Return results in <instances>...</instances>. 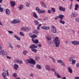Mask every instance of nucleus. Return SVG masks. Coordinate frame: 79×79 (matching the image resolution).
I'll list each match as a JSON object with an SVG mask.
<instances>
[{"mask_svg": "<svg viewBox=\"0 0 79 79\" xmlns=\"http://www.w3.org/2000/svg\"><path fill=\"white\" fill-rule=\"evenodd\" d=\"M54 41L56 47H58L60 46V41L59 40V39L58 37L55 38Z\"/></svg>", "mask_w": 79, "mask_h": 79, "instance_id": "obj_1", "label": "nucleus"}, {"mask_svg": "<svg viewBox=\"0 0 79 79\" xmlns=\"http://www.w3.org/2000/svg\"><path fill=\"white\" fill-rule=\"evenodd\" d=\"M27 61L28 63H30V64H32L34 65H35V63H36V62H35V60H33V59H27Z\"/></svg>", "mask_w": 79, "mask_h": 79, "instance_id": "obj_2", "label": "nucleus"}, {"mask_svg": "<svg viewBox=\"0 0 79 79\" xmlns=\"http://www.w3.org/2000/svg\"><path fill=\"white\" fill-rule=\"evenodd\" d=\"M51 30L53 34L56 33V28L54 26L52 25Z\"/></svg>", "mask_w": 79, "mask_h": 79, "instance_id": "obj_3", "label": "nucleus"}, {"mask_svg": "<svg viewBox=\"0 0 79 79\" xmlns=\"http://www.w3.org/2000/svg\"><path fill=\"white\" fill-rule=\"evenodd\" d=\"M22 31H25V32H27L31 30V28L29 27H27V28L22 27L21 28Z\"/></svg>", "mask_w": 79, "mask_h": 79, "instance_id": "obj_4", "label": "nucleus"}, {"mask_svg": "<svg viewBox=\"0 0 79 79\" xmlns=\"http://www.w3.org/2000/svg\"><path fill=\"white\" fill-rule=\"evenodd\" d=\"M14 62L16 64L19 63V64H21V63H23V62L22 61V60L16 59H15L14 60Z\"/></svg>", "mask_w": 79, "mask_h": 79, "instance_id": "obj_5", "label": "nucleus"}, {"mask_svg": "<svg viewBox=\"0 0 79 79\" xmlns=\"http://www.w3.org/2000/svg\"><path fill=\"white\" fill-rule=\"evenodd\" d=\"M72 44L74 45H79V42L76 41H73L72 42Z\"/></svg>", "mask_w": 79, "mask_h": 79, "instance_id": "obj_6", "label": "nucleus"}, {"mask_svg": "<svg viewBox=\"0 0 79 79\" xmlns=\"http://www.w3.org/2000/svg\"><path fill=\"white\" fill-rule=\"evenodd\" d=\"M5 13L8 16L10 15V10H9L8 9H7L6 10Z\"/></svg>", "mask_w": 79, "mask_h": 79, "instance_id": "obj_7", "label": "nucleus"}, {"mask_svg": "<svg viewBox=\"0 0 79 79\" xmlns=\"http://www.w3.org/2000/svg\"><path fill=\"white\" fill-rule=\"evenodd\" d=\"M45 68L47 71H50V69H51V68H50V67L49 65H46L45 66Z\"/></svg>", "mask_w": 79, "mask_h": 79, "instance_id": "obj_8", "label": "nucleus"}, {"mask_svg": "<svg viewBox=\"0 0 79 79\" xmlns=\"http://www.w3.org/2000/svg\"><path fill=\"white\" fill-rule=\"evenodd\" d=\"M18 68H19V66L18 65L16 64H15L14 65V69H15V70H18Z\"/></svg>", "mask_w": 79, "mask_h": 79, "instance_id": "obj_9", "label": "nucleus"}, {"mask_svg": "<svg viewBox=\"0 0 79 79\" xmlns=\"http://www.w3.org/2000/svg\"><path fill=\"white\" fill-rule=\"evenodd\" d=\"M32 42L34 44H37L38 43H39V40H38L37 39L34 40V39L32 38Z\"/></svg>", "mask_w": 79, "mask_h": 79, "instance_id": "obj_10", "label": "nucleus"}, {"mask_svg": "<svg viewBox=\"0 0 79 79\" xmlns=\"http://www.w3.org/2000/svg\"><path fill=\"white\" fill-rule=\"evenodd\" d=\"M59 9L60 11H65L66 10L65 8H64L63 7L61 6H59Z\"/></svg>", "mask_w": 79, "mask_h": 79, "instance_id": "obj_11", "label": "nucleus"}, {"mask_svg": "<svg viewBox=\"0 0 79 79\" xmlns=\"http://www.w3.org/2000/svg\"><path fill=\"white\" fill-rule=\"evenodd\" d=\"M10 3L11 6H12L13 7L15 6V2L11 1H10Z\"/></svg>", "mask_w": 79, "mask_h": 79, "instance_id": "obj_12", "label": "nucleus"}, {"mask_svg": "<svg viewBox=\"0 0 79 79\" xmlns=\"http://www.w3.org/2000/svg\"><path fill=\"white\" fill-rule=\"evenodd\" d=\"M37 48V46H35L34 44H32L30 47V48Z\"/></svg>", "mask_w": 79, "mask_h": 79, "instance_id": "obj_13", "label": "nucleus"}, {"mask_svg": "<svg viewBox=\"0 0 79 79\" xmlns=\"http://www.w3.org/2000/svg\"><path fill=\"white\" fill-rule=\"evenodd\" d=\"M23 7H24L23 5L22 4H20L19 6H18V8L19 10H22V8H23Z\"/></svg>", "mask_w": 79, "mask_h": 79, "instance_id": "obj_14", "label": "nucleus"}, {"mask_svg": "<svg viewBox=\"0 0 79 79\" xmlns=\"http://www.w3.org/2000/svg\"><path fill=\"white\" fill-rule=\"evenodd\" d=\"M33 16L34 17V18H38V16H37V14H36L35 12H33Z\"/></svg>", "mask_w": 79, "mask_h": 79, "instance_id": "obj_15", "label": "nucleus"}, {"mask_svg": "<svg viewBox=\"0 0 79 79\" xmlns=\"http://www.w3.org/2000/svg\"><path fill=\"white\" fill-rule=\"evenodd\" d=\"M74 58H75V56H73L69 58V61H72L74 60Z\"/></svg>", "mask_w": 79, "mask_h": 79, "instance_id": "obj_16", "label": "nucleus"}, {"mask_svg": "<svg viewBox=\"0 0 79 79\" xmlns=\"http://www.w3.org/2000/svg\"><path fill=\"white\" fill-rule=\"evenodd\" d=\"M55 75H56V76H57V78H59V79H61V76L58 74V73H56L55 74Z\"/></svg>", "mask_w": 79, "mask_h": 79, "instance_id": "obj_17", "label": "nucleus"}, {"mask_svg": "<svg viewBox=\"0 0 79 79\" xmlns=\"http://www.w3.org/2000/svg\"><path fill=\"white\" fill-rule=\"evenodd\" d=\"M34 23L36 26H38V25H39V21L36 20H35L34 21Z\"/></svg>", "mask_w": 79, "mask_h": 79, "instance_id": "obj_18", "label": "nucleus"}, {"mask_svg": "<svg viewBox=\"0 0 79 79\" xmlns=\"http://www.w3.org/2000/svg\"><path fill=\"white\" fill-rule=\"evenodd\" d=\"M36 67L39 69H42V67H41V66L38 64L36 65Z\"/></svg>", "mask_w": 79, "mask_h": 79, "instance_id": "obj_19", "label": "nucleus"}, {"mask_svg": "<svg viewBox=\"0 0 79 79\" xmlns=\"http://www.w3.org/2000/svg\"><path fill=\"white\" fill-rule=\"evenodd\" d=\"M46 38L48 40H50L52 39V36L51 35H49L48 36H46Z\"/></svg>", "mask_w": 79, "mask_h": 79, "instance_id": "obj_20", "label": "nucleus"}, {"mask_svg": "<svg viewBox=\"0 0 79 79\" xmlns=\"http://www.w3.org/2000/svg\"><path fill=\"white\" fill-rule=\"evenodd\" d=\"M31 38H32V39H34V38H36V37H37V35L34 34L32 35H30Z\"/></svg>", "mask_w": 79, "mask_h": 79, "instance_id": "obj_21", "label": "nucleus"}, {"mask_svg": "<svg viewBox=\"0 0 79 79\" xmlns=\"http://www.w3.org/2000/svg\"><path fill=\"white\" fill-rule=\"evenodd\" d=\"M68 69L69 72L70 73H73V70L71 68V67H68Z\"/></svg>", "mask_w": 79, "mask_h": 79, "instance_id": "obj_22", "label": "nucleus"}, {"mask_svg": "<svg viewBox=\"0 0 79 79\" xmlns=\"http://www.w3.org/2000/svg\"><path fill=\"white\" fill-rule=\"evenodd\" d=\"M33 33L36 34H39V31L37 30H34L33 31Z\"/></svg>", "mask_w": 79, "mask_h": 79, "instance_id": "obj_23", "label": "nucleus"}, {"mask_svg": "<svg viewBox=\"0 0 79 79\" xmlns=\"http://www.w3.org/2000/svg\"><path fill=\"white\" fill-rule=\"evenodd\" d=\"M4 50H2L0 51V54L1 55H4Z\"/></svg>", "mask_w": 79, "mask_h": 79, "instance_id": "obj_24", "label": "nucleus"}, {"mask_svg": "<svg viewBox=\"0 0 79 79\" xmlns=\"http://www.w3.org/2000/svg\"><path fill=\"white\" fill-rule=\"evenodd\" d=\"M8 46L9 48H11L12 49H13V46H12V45H11V43H9L8 44Z\"/></svg>", "mask_w": 79, "mask_h": 79, "instance_id": "obj_25", "label": "nucleus"}, {"mask_svg": "<svg viewBox=\"0 0 79 79\" xmlns=\"http://www.w3.org/2000/svg\"><path fill=\"white\" fill-rule=\"evenodd\" d=\"M59 17L60 19H62L64 18V15H60L59 16Z\"/></svg>", "mask_w": 79, "mask_h": 79, "instance_id": "obj_26", "label": "nucleus"}, {"mask_svg": "<svg viewBox=\"0 0 79 79\" xmlns=\"http://www.w3.org/2000/svg\"><path fill=\"white\" fill-rule=\"evenodd\" d=\"M71 17H76V15L74 13H72L71 15Z\"/></svg>", "mask_w": 79, "mask_h": 79, "instance_id": "obj_27", "label": "nucleus"}, {"mask_svg": "<svg viewBox=\"0 0 79 79\" xmlns=\"http://www.w3.org/2000/svg\"><path fill=\"white\" fill-rule=\"evenodd\" d=\"M41 5L44 8H47V6H46V5L44 3L42 2L41 3Z\"/></svg>", "mask_w": 79, "mask_h": 79, "instance_id": "obj_28", "label": "nucleus"}, {"mask_svg": "<svg viewBox=\"0 0 79 79\" xmlns=\"http://www.w3.org/2000/svg\"><path fill=\"white\" fill-rule=\"evenodd\" d=\"M59 22L60 23H61L62 24H64L65 23V22H64V21H62V20H60Z\"/></svg>", "mask_w": 79, "mask_h": 79, "instance_id": "obj_29", "label": "nucleus"}, {"mask_svg": "<svg viewBox=\"0 0 79 79\" xmlns=\"http://www.w3.org/2000/svg\"><path fill=\"white\" fill-rule=\"evenodd\" d=\"M15 37L16 39L17 40H21V39L19 37H18L16 35H15L14 36Z\"/></svg>", "mask_w": 79, "mask_h": 79, "instance_id": "obj_30", "label": "nucleus"}, {"mask_svg": "<svg viewBox=\"0 0 79 79\" xmlns=\"http://www.w3.org/2000/svg\"><path fill=\"white\" fill-rule=\"evenodd\" d=\"M2 75L3 77V78L5 77H6V74L4 72L3 73H2Z\"/></svg>", "mask_w": 79, "mask_h": 79, "instance_id": "obj_31", "label": "nucleus"}, {"mask_svg": "<svg viewBox=\"0 0 79 79\" xmlns=\"http://www.w3.org/2000/svg\"><path fill=\"white\" fill-rule=\"evenodd\" d=\"M50 70H51V71H54V74L56 73V71H55V70L54 69V68L51 69Z\"/></svg>", "mask_w": 79, "mask_h": 79, "instance_id": "obj_32", "label": "nucleus"}, {"mask_svg": "<svg viewBox=\"0 0 79 79\" xmlns=\"http://www.w3.org/2000/svg\"><path fill=\"white\" fill-rule=\"evenodd\" d=\"M15 21L16 24H17V23H19L21 22L18 19H15Z\"/></svg>", "mask_w": 79, "mask_h": 79, "instance_id": "obj_33", "label": "nucleus"}, {"mask_svg": "<svg viewBox=\"0 0 79 79\" xmlns=\"http://www.w3.org/2000/svg\"><path fill=\"white\" fill-rule=\"evenodd\" d=\"M27 53V51H23V54H24V55H26Z\"/></svg>", "mask_w": 79, "mask_h": 79, "instance_id": "obj_34", "label": "nucleus"}, {"mask_svg": "<svg viewBox=\"0 0 79 79\" xmlns=\"http://www.w3.org/2000/svg\"><path fill=\"white\" fill-rule=\"evenodd\" d=\"M60 64H61V65L62 66H66V65L64 64V62H63V61H62V62Z\"/></svg>", "mask_w": 79, "mask_h": 79, "instance_id": "obj_35", "label": "nucleus"}, {"mask_svg": "<svg viewBox=\"0 0 79 79\" xmlns=\"http://www.w3.org/2000/svg\"><path fill=\"white\" fill-rule=\"evenodd\" d=\"M31 50V51L34 52L35 53H36V52H37V50L36 49H32Z\"/></svg>", "mask_w": 79, "mask_h": 79, "instance_id": "obj_36", "label": "nucleus"}, {"mask_svg": "<svg viewBox=\"0 0 79 79\" xmlns=\"http://www.w3.org/2000/svg\"><path fill=\"white\" fill-rule=\"evenodd\" d=\"M26 6L27 7H29V6H30V4L28 2H26Z\"/></svg>", "mask_w": 79, "mask_h": 79, "instance_id": "obj_37", "label": "nucleus"}, {"mask_svg": "<svg viewBox=\"0 0 79 79\" xmlns=\"http://www.w3.org/2000/svg\"><path fill=\"white\" fill-rule=\"evenodd\" d=\"M13 77H17V74H16V73H13Z\"/></svg>", "mask_w": 79, "mask_h": 79, "instance_id": "obj_38", "label": "nucleus"}, {"mask_svg": "<svg viewBox=\"0 0 79 79\" xmlns=\"http://www.w3.org/2000/svg\"><path fill=\"white\" fill-rule=\"evenodd\" d=\"M11 23L12 24H16V19H15L13 21H12L11 22Z\"/></svg>", "mask_w": 79, "mask_h": 79, "instance_id": "obj_39", "label": "nucleus"}, {"mask_svg": "<svg viewBox=\"0 0 79 79\" xmlns=\"http://www.w3.org/2000/svg\"><path fill=\"white\" fill-rule=\"evenodd\" d=\"M75 20L76 22H78V23H79V18H75Z\"/></svg>", "mask_w": 79, "mask_h": 79, "instance_id": "obj_40", "label": "nucleus"}, {"mask_svg": "<svg viewBox=\"0 0 79 79\" xmlns=\"http://www.w3.org/2000/svg\"><path fill=\"white\" fill-rule=\"evenodd\" d=\"M63 61L61 60H57V62L58 63H61Z\"/></svg>", "mask_w": 79, "mask_h": 79, "instance_id": "obj_41", "label": "nucleus"}, {"mask_svg": "<svg viewBox=\"0 0 79 79\" xmlns=\"http://www.w3.org/2000/svg\"><path fill=\"white\" fill-rule=\"evenodd\" d=\"M72 61V63L73 64H74L76 63V60H73Z\"/></svg>", "mask_w": 79, "mask_h": 79, "instance_id": "obj_42", "label": "nucleus"}, {"mask_svg": "<svg viewBox=\"0 0 79 79\" xmlns=\"http://www.w3.org/2000/svg\"><path fill=\"white\" fill-rule=\"evenodd\" d=\"M51 10L52 11V12H53V13H55V8H52Z\"/></svg>", "mask_w": 79, "mask_h": 79, "instance_id": "obj_43", "label": "nucleus"}, {"mask_svg": "<svg viewBox=\"0 0 79 79\" xmlns=\"http://www.w3.org/2000/svg\"><path fill=\"white\" fill-rule=\"evenodd\" d=\"M8 55V52L4 51V55Z\"/></svg>", "mask_w": 79, "mask_h": 79, "instance_id": "obj_44", "label": "nucleus"}, {"mask_svg": "<svg viewBox=\"0 0 79 79\" xmlns=\"http://www.w3.org/2000/svg\"><path fill=\"white\" fill-rule=\"evenodd\" d=\"M72 8H73V4H72V3H71L70 5L69 9L70 10H71Z\"/></svg>", "mask_w": 79, "mask_h": 79, "instance_id": "obj_45", "label": "nucleus"}, {"mask_svg": "<svg viewBox=\"0 0 79 79\" xmlns=\"http://www.w3.org/2000/svg\"><path fill=\"white\" fill-rule=\"evenodd\" d=\"M8 33H9V34H12L13 33V32L11 31H8Z\"/></svg>", "mask_w": 79, "mask_h": 79, "instance_id": "obj_46", "label": "nucleus"}, {"mask_svg": "<svg viewBox=\"0 0 79 79\" xmlns=\"http://www.w3.org/2000/svg\"><path fill=\"white\" fill-rule=\"evenodd\" d=\"M30 77H33L34 76V73H30Z\"/></svg>", "mask_w": 79, "mask_h": 79, "instance_id": "obj_47", "label": "nucleus"}, {"mask_svg": "<svg viewBox=\"0 0 79 79\" xmlns=\"http://www.w3.org/2000/svg\"><path fill=\"white\" fill-rule=\"evenodd\" d=\"M20 35H21V36H24V34H23V33L22 32H20Z\"/></svg>", "mask_w": 79, "mask_h": 79, "instance_id": "obj_48", "label": "nucleus"}, {"mask_svg": "<svg viewBox=\"0 0 79 79\" xmlns=\"http://www.w3.org/2000/svg\"><path fill=\"white\" fill-rule=\"evenodd\" d=\"M0 11L1 13H2L3 11V9L2 7H0Z\"/></svg>", "mask_w": 79, "mask_h": 79, "instance_id": "obj_49", "label": "nucleus"}, {"mask_svg": "<svg viewBox=\"0 0 79 79\" xmlns=\"http://www.w3.org/2000/svg\"><path fill=\"white\" fill-rule=\"evenodd\" d=\"M45 29L47 30H49V29H50V27H46Z\"/></svg>", "mask_w": 79, "mask_h": 79, "instance_id": "obj_50", "label": "nucleus"}, {"mask_svg": "<svg viewBox=\"0 0 79 79\" xmlns=\"http://www.w3.org/2000/svg\"><path fill=\"white\" fill-rule=\"evenodd\" d=\"M75 7L78 8H79V5H78V4H76L75 5Z\"/></svg>", "mask_w": 79, "mask_h": 79, "instance_id": "obj_51", "label": "nucleus"}, {"mask_svg": "<svg viewBox=\"0 0 79 79\" xmlns=\"http://www.w3.org/2000/svg\"><path fill=\"white\" fill-rule=\"evenodd\" d=\"M38 12L39 13H42V10H41L40 9L38 10Z\"/></svg>", "mask_w": 79, "mask_h": 79, "instance_id": "obj_52", "label": "nucleus"}, {"mask_svg": "<svg viewBox=\"0 0 79 79\" xmlns=\"http://www.w3.org/2000/svg\"><path fill=\"white\" fill-rule=\"evenodd\" d=\"M6 74L7 76H9V73H8V70L6 71Z\"/></svg>", "mask_w": 79, "mask_h": 79, "instance_id": "obj_53", "label": "nucleus"}, {"mask_svg": "<svg viewBox=\"0 0 79 79\" xmlns=\"http://www.w3.org/2000/svg\"><path fill=\"white\" fill-rule=\"evenodd\" d=\"M46 27V26L42 27L41 28L42 29H45Z\"/></svg>", "mask_w": 79, "mask_h": 79, "instance_id": "obj_54", "label": "nucleus"}, {"mask_svg": "<svg viewBox=\"0 0 79 79\" xmlns=\"http://www.w3.org/2000/svg\"><path fill=\"white\" fill-rule=\"evenodd\" d=\"M40 9H39V7H36V11H38Z\"/></svg>", "mask_w": 79, "mask_h": 79, "instance_id": "obj_55", "label": "nucleus"}, {"mask_svg": "<svg viewBox=\"0 0 79 79\" xmlns=\"http://www.w3.org/2000/svg\"><path fill=\"white\" fill-rule=\"evenodd\" d=\"M7 58H8V59H11V57L9 56H6Z\"/></svg>", "mask_w": 79, "mask_h": 79, "instance_id": "obj_56", "label": "nucleus"}, {"mask_svg": "<svg viewBox=\"0 0 79 79\" xmlns=\"http://www.w3.org/2000/svg\"><path fill=\"white\" fill-rule=\"evenodd\" d=\"M58 18H59V16H57L55 18V19H58Z\"/></svg>", "mask_w": 79, "mask_h": 79, "instance_id": "obj_57", "label": "nucleus"}, {"mask_svg": "<svg viewBox=\"0 0 79 79\" xmlns=\"http://www.w3.org/2000/svg\"><path fill=\"white\" fill-rule=\"evenodd\" d=\"M45 13V10H43L41 11V13Z\"/></svg>", "mask_w": 79, "mask_h": 79, "instance_id": "obj_58", "label": "nucleus"}, {"mask_svg": "<svg viewBox=\"0 0 79 79\" xmlns=\"http://www.w3.org/2000/svg\"><path fill=\"white\" fill-rule=\"evenodd\" d=\"M2 49V45L0 44V50Z\"/></svg>", "mask_w": 79, "mask_h": 79, "instance_id": "obj_59", "label": "nucleus"}, {"mask_svg": "<svg viewBox=\"0 0 79 79\" xmlns=\"http://www.w3.org/2000/svg\"><path fill=\"white\" fill-rule=\"evenodd\" d=\"M76 66L77 67V68H79V64L77 63L76 64Z\"/></svg>", "mask_w": 79, "mask_h": 79, "instance_id": "obj_60", "label": "nucleus"}, {"mask_svg": "<svg viewBox=\"0 0 79 79\" xmlns=\"http://www.w3.org/2000/svg\"><path fill=\"white\" fill-rule=\"evenodd\" d=\"M74 78L75 79H79V77H75Z\"/></svg>", "mask_w": 79, "mask_h": 79, "instance_id": "obj_61", "label": "nucleus"}, {"mask_svg": "<svg viewBox=\"0 0 79 79\" xmlns=\"http://www.w3.org/2000/svg\"><path fill=\"white\" fill-rule=\"evenodd\" d=\"M38 46L40 48L42 47V45L40 44H38Z\"/></svg>", "mask_w": 79, "mask_h": 79, "instance_id": "obj_62", "label": "nucleus"}, {"mask_svg": "<svg viewBox=\"0 0 79 79\" xmlns=\"http://www.w3.org/2000/svg\"><path fill=\"white\" fill-rule=\"evenodd\" d=\"M16 46L17 47H18L19 48H20V45H19L18 44Z\"/></svg>", "mask_w": 79, "mask_h": 79, "instance_id": "obj_63", "label": "nucleus"}, {"mask_svg": "<svg viewBox=\"0 0 79 79\" xmlns=\"http://www.w3.org/2000/svg\"><path fill=\"white\" fill-rule=\"evenodd\" d=\"M52 61L54 63H55V60L54 59V58H53L52 59Z\"/></svg>", "mask_w": 79, "mask_h": 79, "instance_id": "obj_64", "label": "nucleus"}]
</instances>
